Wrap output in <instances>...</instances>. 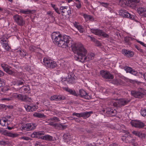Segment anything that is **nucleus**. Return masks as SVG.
I'll return each mask as SVG.
<instances>
[{"label":"nucleus","instance_id":"1","mask_svg":"<svg viewBox=\"0 0 146 146\" xmlns=\"http://www.w3.org/2000/svg\"><path fill=\"white\" fill-rule=\"evenodd\" d=\"M52 38L54 43L58 46L66 48L71 46L73 52L78 55L75 57L76 60L82 62H84L93 59L95 54L93 53L89 54L86 56L87 50L81 43L74 44L70 45L69 44L70 36L65 35L62 36L59 32H53L52 34Z\"/></svg>","mask_w":146,"mask_h":146},{"label":"nucleus","instance_id":"2","mask_svg":"<svg viewBox=\"0 0 146 146\" xmlns=\"http://www.w3.org/2000/svg\"><path fill=\"white\" fill-rule=\"evenodd\" d=\"M43 64L46 68L51 69H53L57 66L55 62L46 57L44 58L43 59Z\"/></svg>","mask_w":146,"mask_h":146},{"label":"nucleus","instance_id":"3","mask_svg":"<svg viewBox=\"0 0 146 146\" xmlns=\"http://www.w3.org/2000/svg\"><path fill=\"white\" fill-rule=\"evenodd\" d=\"M131 100L129 98H124L119 99L116 102H113V105L114 106H118L120 107L127 104L130 102Z\"/></svg>","mask_w":146,"mask_h":146},{"label":"nucleus","instance_id":"4","mask_svg":"<svg viewBox=\"0 0 146 146\" xmlns=\"http://www.w3.org/2000/svg\"><path fill=\"white\" fill-rule=\"evenodd\" d=\"M91 32L95 35L102 36L104 37L108 38L109 37L108 35L105 33L101 30L99 29H91Z\"/></svg>","mask_w":146,"mask_h":146},{"label":"nucleus","instance_id":"5","mask_svg":"<svg viewBox=\"0 0 146 146\" xmlns=\"http://www.w3.org/2000/svg\"><path fill=\"white\" fill-rule=\"evenodd\" d=\"M60 11H61L62 15L67 14L69 16L71 15V11L69 7L62 6L60 8Z\"/></svg>","mask_w":146,"mask_h":146},{"label":"nucleus","instance_id":"6","mask_svg":"<svg viewBox=\"0 0 146 146\" xmlns=\"http://www.w3.org/2000/svg\"><path fill=\"white\" fill-rule=\"evenodd\" d=\"M131 93L132 95L135 98H141L144 96V94L146 93V92L142 90L141 89V91H131Z\"/></svg>","mask_w":146,"mask_h":146},{"label":"nucleus","instance_id":"7","mask_svg":"<svg viewBox=\"0 0 146 146\" xmlns=\"http://www.w3.org/2000/svg\"><path fill=\"white\" fill-rule=\"evenodd\" d=\"M13 19L20 26H22L25 23V21L23 19V17L20 15H14Z\"/></svg>","mask_w":146,"mask_h":146},{"label":"nucleus","instance_id":"8","mask_svg":"<svg viewBox=\"0 0 146 146\" xmlns=\"http://www.w3.org/2000/svg\"><path fill=\"white\" fill-rule=\"evenodd\" d=\"M60 121V120L59 118L56 117H54L47 120V121L46 122L47 123L46 125H50L54 127L56 123H55L58 122Z\"/></svg>","mask_w":146,"mask_h":146},{"label":"nucleus","instance_id":"9","mask_svg":"<svg viewBox=\"0 0 146 146\" xmlns=\"http://www.w3.org/2000/svg\"><path fill=\"white\" fill-rule=\"evenodd\" d=\"M130 123L132 126L137 128H142L145 125L143 122L138 120H132Z\"/></svg>","mask_w":146,"mask_h":146},{"label":"nucleus","instance_id":"10","mask_svg":"<svg viewBox=\"0 0 146 146\" xmlns=\"http://www.w3.org/2000/svg\"><path fill=\"white\" fill-rule=\"evenodd\" d=\"M36 126V124L33 123H28L23 126L22 129L27 131H29L35 129Z\"/></svg>","mask_w":146,"mask_h":146},{"label":"nucleus","instance_id":"11","mask_svg":"<svg viewBox=\"0 0 146 146\" xmlns=\"http://www.w3.org/2000/svg\"><path fill=\"white\" fill-rule=\"evenodd\" d=\"M100 74L104 78L107 79H112L113 76L109 72L102 70L100 71Z\"/></svg>","mask_w":146,"mask_h":146},{"label":"nucleus","instance_id":"12","mask_svg":"<svg viewBox=\"0 0 146 146\" xmlns=\"http://www.w3.org/2000/svg\"><path fill=\"white\" fill-rule=\"evenodd\" d=\"M122 52L125 56L129 58L132 57L134 55L132 51L125 49L122 50Z\"/></svg>","mask_w":146,"mask_h":146},{"label":"nucleus","instance_id":"13","mask_svg":"<svg viewBox=\"0 0 146 146\" xmlns=\"http://www.w3.org/2000/svg\"><path fill=\"white\" fill-rule=\"evenodd\" d=\"M79 94L80 96L86 99H89L90 97L86 92L83 90H80L79 91Z\"/></svg>","mask_w":146,"mask_h":146},{"label":"nucleus","instance_id":"14","mask_svg":"<svg viewBox=\"0 0 146 146\" xmlns=\"http://www.w3.org/2000/svg\"><path fill=\"white\" fill-rule=\"evenodd\" d=\"M54 127L57 129L64 130L67 127V126L66 125H64L62 123H56Z\"/></svg>","mask_w":146,"mask_h":146},{"label":"nucleus","instance_id":"15","mask_svg":"<svg viewBox=\"0 0 146 146\" xmlns=\"http://www.w3.org/2000/svg\"><path fill=\"white\" fill-rule=\"evenodd\" d=\"M63 138L65 142L69 143L70 140H72V136L69 133H67L63 135Z\"/></svg>","mask_w":146,"mask_h":146},{"label":"nucleus","instance_id":"16","mask_svg":"<svg viewBox=\"0 0 146 146\" xmlns=\"http://www.w3.org/2000/svg\"><path fill=\"white\" fill-rule=\"evenodd\" d=\"M74 25L80 33H82L84 31V30L83 27L79 25V24L77 23L76 22H75L74 23Z\"/></svg>","mask_w":146,"mask_h":146},{"label":"nucleus","instance_id":"17","mask_svg":"<svg viewBox=\"0 0 146 146\" xmlns=\"http://www.w3.org/2000/svg\"><path fill=\"white\" fill-rule=\"evenodd\" d=\"M2 134L4 135H6L8 136L12 137H16L17 136V135L15 133H10L8 132L7 131H3L1 132Z\"/></svg>","mask_w":146,"mask_h":146},{"label":"nucleus","instance_id":"18","mask_svg":"<svg viewBox=\"0 0 146 146\" xmlns=\"http://www.w3.org/2000/svg\"><path fill=\"white\" fill-rule=\"evenodd\" d=\"M106 113L108 114H110L112 116H114L117 113L116 111L113 110L110 108H107L106 109Z\"/></svg>","mask_w":146,"mask_h":146},{"label":"nucleus","instance_id":"19","mask_svg":"<svg viewBox=\"0 0 146 146\" xmlns=\"http://www.w3.org/2000/svg\"><path fill=\"white\" fill-rule=\"evenodd\" d=\"M23 102H33L32 99L31 98L27 96L26 95H23L22 100Z\"/></svg>","mask_w":146,"mask_h":146},{"label":"nucleus","instance_id":"20","mask_svg":"<svg viewBox=\"0 0 146 146\" xmlns=\"http://www.w3.org/2000/svg\"><path fill=\"white\" fill-rule=\"evenodd\" d=\"M50 100L51 101L60 100L63 99L61 96H53L50 98Z\"/></svg>","mask_w":146,"mask_h":146},{"label":"nucleus","instance_id":"21","mask_svg":"<svg viewBox=\"0 0 146 146\" xmlns=\"http://www.w3.org/2000/svg\"><path fill=\"white\" fill-rule=\"evenodd\" d=\"M12 96L15 98L22 100L23 95L16 93H13Z\"/></svg>","mask_w":146,"mask_h":146},{"label":"nucleus","instance_id":"22","mask_svg":"<svg viewBox=\"0 0 146 146\" xmlns=\"http://www.w3.org/2000/svg\"><path fill=\"white\" fill-rule=\"evenodd\" d=\"M64 90H66V91L69 92L70 94L74 95V96H76L77 94L74 90H73L69 88L68 87H63Z\"/></svg>","mask_w":146,"mask_h":146},{"label":"nucleus","instance_id":"23","mask_svg":"<svg viewBox=\"0 0 146 146\" xmlns=\"http://www.w3.org/2000/svg\"><path fill=\"white\" fill-rule=\"evenodd\" d=\"M146 10V9L145 8L142 7H139L137 9V13L140 15L142 16V15L143 14L145 11Z\"/></svg>","mask_w":146,"mask_h":146},{"label":"nucleus","instance_id":"24","mask_svg":"<svg viewBox=\"0 0 146 146\" xmlns=\"http://www.w3.org/2000/svg\"><path fill=\"white\" fill-rule=\"evenodd\" d=\"M92 113V111L81 113L82 115V117L84 118H88L90 116V114Z\"/></svg>","mask_w":146,"mask_h":146},{"label":"nucleus","instance_id":"25","mask_svg":"<svg viewBox=\"0 0 146 146\" xmlns=\"http://www.w3.org/2000/svg\"><path fill=\"white\" fill-rule=\"evenodd\" d=\"M132 133L134 135L139 137H142L143 135H144L142 133L137 131H132Z\"/></svg>","mask_w":146,"mask_h":146},{"label":"nucleus","instance_id":"26","mask_svg":"<svg viewBox=\"0 0 146 146\" xmlns=\"http://www.w3.org/2000/svg\"><path fill=\"white\" fill-rule=\"evenodd\" d=\"M52 137L50 135H46L42 137V139L48 141L53 140Z\"/></svg>","mask_w":146,"mask_h":146},{"label":"nucleus","instance_id":"27","mask_svg":"<svg viewBox=\"0 0 146 146\" xmlns=\"http://www.w3.org/2000/svg\"><path fill=\"white\" fill-rule=\"evenodd\" d=\"M83 16L86 20H90L91 21H93L94 20V18L91 16L88 15L86 14H84Z\"/></svg>","mask_w":146,"mask_h":146},{"label":"nucleus","instance_id":"28","mask_svg":"<svg viewBox=\"0 0 146 146\" xmlns=\"http://www.w3.org/2000/svg\"><path fill=\"white\" fill-rule=\"evenodd\" d=\"M7 120L6 118L3 117L0 119V124L2 126H6Z\"/></svg>","mask_w":146,"mask_h":146},{"label":"nucleus","instance_id":"29","mask_svg":"<svg viewBox=\"0 0 146 146\" xmlns=\"http://www.w3.org/2000/svg\"><path fill=\"white\" fill-rule=\"evenodd\" d=\"M123 16L131 19H133L134 18V16L133 15L128 12H125L123 14Z\"/></svg>","mask_w":146,"mask_h":146},{"label":"nucleus","instance_id":"30","mask_svg":"<svg viewBox=\"0 0 146 146\" xmlns=\"http://www.w3.org/2000/svg\"><path fill=\"white\" fill-rule=\"evenodd\" d=\"M18 53L20 54L21 57H24L27 54V53L23 50H19Z\"/></svg>","mask_w":146,"mask_h":146},{"label":"nucleus","instance_id":"31","mask_svg":"<svg viewBox=\"0 0 146 146\" xmlns=\"http://www.w3.org/2000/svg\"><path fill=\"white\" fill-rule=\"evenodd\" d=\"M20 12L25 14H29L31 13V11L29 9L21 10Z\"/></svg>","mask_w":146,"mask_h":146},{"label":"nucleus","instance_id":"32","mask_svg":"<svg viewBox=\"0 0 146 146\" xmlns=\"http://www.w3.org/2000/svg\"><path fill=\"white\" fill-rule=\"evenodd\" d=\"M76 2L75 3L76 7L78 9H80L81 7V5L80 1L79 0H75Z\"/></svg>","mask_w":146,"mask_h":146},{"label":"nucleus","instance_id":"33","mask_svg":"<svg viewBox=\"0 0 146 146\" xmlns=\"http://www.w3.org/2000/svg\"><path fill=\"white\" fill-rule=\"evenodd\" d=\"M33 115L35 117H37L39 118H42L44 116L43 114L35 113L33 114Z\"/></svg>","mask_w":146,"mask_h":146},{"label":"nucleus","instance_id":"34","mask_svg":"<svg viewBox=\"0 0 146 146\" xmlns=\"http://www.w3.org/2000/svg\"><path fill=\"white\" fill-rule=\"evenodd\" d=\"M36 132L38 138L42 139V137L43 136L42 135L44 134V132L42 131H40Z\"/></svg>","mask_w":146,"mask_h":146},{"label":"nucleus","instance_id":"35","mask_svg":"<svg viewBox=\"0 0 146 146\" xmlns=\"http://www.w3.org/2000/svg\"><path fill=\"white\" fill-rule=\"evenodd\" d=\"M52 7L54 9L55 11L58 14H60V12L59 10V9L56 7V5L54 4H51Z\"/></svg>","mask_w":146,"mask_h":146},{"label":"nucleus","instance_id":"36","mask_svg":"<svg viewBox=\"0 0 146 146\" xmlns=\"http://www.w3.org/2000/svg\"><path fill=\"white\" fill-rule=\"evenodd\" d=\"M7 38H4L3 37H1L0 38V42L3 44L4 43H7Z\"/></svg>","mask_w":146,"mask_h":146},{"label":"nucleus","instance_id":"37","mask_svg":"<svg viewBox=\"0 0 146 146\" xmlns=\"http://www.w3.org/2000/svg\"><path fill=\"white\" fill-rule=\"evenodd\" d=\"M1 66L4 71H5V70H7L9 66L7 65L4 63L1 64Z\"/></svg>","mask_w":146,"mask_h":146},{"label":"nucleus","instance_id":"38","mask_svg":"<svg viewBox=\"0 0 146 146\" xmlns=\"http://www.w3.org/2000/svg\"><path fill=\"white\" fill-rule=\"evenodd\" d=\"M141 114L143 116H146V109L142 108L141 110Z\"/></svg>","mask_w":146,"mask_h":146},{"label":"nucleus","instance_id":"39","mask_svg":"<svg viewBox=\"0 0 146 146\" xmlns=\"http://www.w3.org/2000/svg\"><path fill=\"white\" fill-rule=\"evenodd\" d=\"M7 43H4L3 44V47L5 50H9L10 48L7 44Z\"/></svg>","mask_w":146,"mask_h":146},{"label":"nucleus","instance_id":"40","mask_svg":"<svg viewBox=\"0 0 146 146\" xmlns=\"http://www.w3.org/2000/svg\"><path fill=\"white\" fill-rule=\"evenodd\" d=\"M124 70L127 72H129L131 73L132 70V68L126 66L124 67Z\"/></svg>","mask_w":146,"mask_h":146},{"label":"nucleus","instance_id":"41","mask_svg":"<svg viewBox=\"0 0 146 146\" xmlns=\"http://www.w3.org/2000/svg\"><path fill=\"white\" fill-rule=\"evenodd\" d=\"M22 89L24 90L25 92H27L30 90L29 87L28 86H23L22 87Z\"/></svg>","mask_w":146,"mask_h":146},{"label":"nucleus","instance_id":"42","mask_svg":"<svg viewBox=\"0 0 146 146\" xmlns=\"http://www.w3.org/2000/svg\"><path fill=\"white\" fill-rule=\"evenodd\" d=\"M24 82V80H18L17 81V82L16 83V85H20L23 84V83Z\"/></svg>","mask_w":146,"mask_h":146},{"label":"nucleus","instance_id":"43","mask_svg":"<svg viewBox=\"0 0 146 146\" xmlns=\"http://www.w3.org/2000/svg\"><path fill=\"white\" fill-rule=\"evenodd\" d=\"M131 40V38L129 37H125L124 40L128 44H129L130 41Z\"/></svg>","mask_w":146,"mask_h":146},{"label":"nucleus","instance_id":"44","mask_svg":"<svg viewBox=\"0 0 146 146\" xmlns=\"http://www.w3.org/2000/svg\"><path fill=\"white\" fill-rule=\"evenodd\" d=\"M25 107L27 111L31 112V106L28 105H25Z\"/></svg>","mask_w":146,"mask_h":146},{"label":"nucleus","instance_id":"45","mask_svg":"<svg viewBox=\"0 0 146 146\" xmlns=\"http://www.w3.org/2000/svg\"><path fill=\"white\" fill-rule=\"evenodd\" d=\"M100 3L102 5V6L108 8H109V6L110 5V4L109 3L103 2H100Z\"/></svg>","mask_w":146,"mask_h":146},{"label":"nucleus","instance_id":"46","mask_svg":"<svg viewBox=\"0 0 146 146\" xmlns=\"http://www.w3.org/2000/svg\"><path fill=\"white\" fill-rule=\"evenodd\" d=\"M11 68L9 66V68L7 69V70H5V71L9 74H11L13 73V71L10 69Z\"/></svg>","mask_w":146,"mask_h":146},{"label":"nucleus","instance_id":"47","mask_svg":"<svg viewBox=\"0 0 146 146\" xmlns=\"http://www.w3.org/2000/svg\"><path fill=\"white\" fill-rule=\"evenodd\" d=\"M72 115H75L78 117H82V116L81 113H78L74 112L72 114Z\"/></svg>","mask_w":146,"mask_h":146},{"label":"nucleus","instance_id":"48","mask_svg":"<svg viewBox=\"0 0 146 146\" xmlns=\"http://www.w3.org/2000/svg\"><path fill=\"white\" fill-rule=\"evenodd\" d=\"M121 82V80H115L113 81V83L117 85H118L120 84V82Z\"/></svg>","mask_w":146,"mask_h":146},{"label":"nucleus","instance_id":"49","mask_svg":"<svg viewBox=\"0 0 146 146\" xmlns=\"http://www.w3.org/2000/svg\"><path fill=\"white\" fill-rule=\"evenodd\" d=\"M38 108V106H31V112L36 110Z\"/></svg>","mask_w":146,"mask_h":146},{"label":"nucleus","instance_id":"50","mask_svg":"<svg viewBox=\"0 0 146 146\" xmlns=\"http://www.w3.org/2000/svg\"><path fill=\"white\" fill-rule=\"evenodd\" d=\"M31 137L33 138H38V136L37 135V132H34L31 135Z\"/></svg>","mask_w":146,"mask_h":146},{"label":"nucleus","instance_id":"51","mask_svg":"<svg viewBox=\"0 0 146 146\" xmlns=\"http://www.w3.org/2000/svg\"><path fill=\"white\" fill-rule=\"evenodd\" d=\"M129 1V3H130L134 2L135 3H139V0H128Z\"/></svg>","mask_w":146,"mask_h":146},{"label":"nucleus","instance_id":"52","mask_svg":"<svg viewBox=\"0 0 146 146\" xmlns=\"http://www.w3.org/2000/svg\"><path fill=\"white\" fill-rule=\"evenodd\" d=\"M20 139H23L25 140H28L30 139V138L27 137L23 136L21 137Z\"/></svg>","mask_w":146,"mask_h":146},{"label":"nucleus","instance_id":"53","mask_svg":"<svg viewBox=\"0 0 146 146\" xmlns=\"http://www.w3.org/2000/svg\"><path fill=\"white\" fill-rule=\"evenodd\" d=\"M29 49L31 51H34L35 49V47L33 45L30 46L29 47Z\"/></svg>","mask_w":146,"mask_h":146},{"label":"nucleus","instance_id":"54","mask_svg":"<svg viewBox=\"0 0 146 146\" xmlns=\"http://www.w3.org/2000/svg\"><path fill=\"white\" fill-rule=\"evenodd\" d=\"M131 73L135 76H137V71H135L134 70H132Z\"/></svg>","mask_w":146,"mask_h":146},{"label":"nucleus","instance_id":"55","mask_svg":"<svg viewBox=\"0 0 146 146\" xmlns=\"http://www.w3.org/2000/svg\"><path fill=\"white\" fill-rule=\"evenodd\" d=\"M12 99L11 97L8 98H4L2 99L3 100H5L6 101H9L11 100Z\"/></svg>","mask_w":146,"mask_h":146},{"label":"nucleus","instance_id":"56","mask_svg":"<svg viewBox=\"0 0 146 146\" xmlns=\"http://www.w3.org/2000/svg\"><path fill=\"white\" fill-rule=\"evenodd\" d=\"M137 42L143 46L146 47V44L143 42L140 41H137Z\"/></svg>","mask_w":146,"mask_h":146},{"label":"nucleus","instance_id":"57","mask_svg":"<svg viewBox=\"0 0 146 146\" xmlns=\"http://www.w3.org/2000/svg\"><path fill=\"white\" fill-rule=\"evenodd\" d=\"M4 84V82L0 79V88L3 86Z\"/></svg>","mask_w":146,"mask_h":146},{"label":"nucleus","instance_id":"58","mask_svg":"<svg viewBox=\"0 0 146 146\" xmlns=\"http://www.w3.org/2000/svg\"><path fill=\"white\" fill-rule=\"evenodd\" d=\"M69 80L68 81V82H69V83L70 82H72V81L74 80L75 79V78L74 77L73 78H71L70 77H69Z\"/></svg>","mask_w":146,"mask_h":146},{"label":"nucleus","instance_id":"59","mask_svg":"<svg viewBox=\"0 0 146 146\" xmlns=\"http://www.w3.org/2000/svg\"><path fill=\"white\" fill-rule=\"evenodd\" d=\"M6 144V143L5 141H4L2 140H0V145H5Z\"/></svg>","mask_w":146,"mask_h":146},{"label":"nucleus","instance_id":"60","mask_svg":"<svg viewBox=\"0 0 146 146\" xmlns=\"http://www.w3.org/2000/svg\"><path fill=\"white\" fill-rule=\"evenodd\" d=\"M41 143L40 142H39L38 141H36L35 146H41Z\"/></svg>","mask_w":146,"mask_h":146},{"label":"nucleus","instance_id":"61","mask_svg":"<svg viewBox=\"0 0 146 146\" xmlns=\"http://www.w3.org/2000/svg\"><path fill=\"white\" fill-rule=\"evenodd\" d=\"M73 119H74L76 121L79 122L80 121V120L78 118L75 117H72Z\"/></svg>","mask_w":146,"mask_h":146},{"label":"nucleus","instance_id":"62","mask_svg":"<svg viewBox=\"0 0 146 146\" xmlns=\"http://www.w3.org/2000/svg\"><path fill=\"white\" fill-rule=\"evenodd\" d=\"M25 69L28 71H30L31 70L30 67L29 66H26L25 67Z\"/></svg>","mask_w":146,"mask_h":146},{"label":"nucleus","instance_id":"63","mask_svg":"<svg viewBox=\"0 0 146 146\" xmlns=\"http://www.w3.org/2000/svg\"><path fill=\"white\" fill-rule=\"evenodd\" d=\"M110 146H119V145L116 143H113L111 144Z\"/></svg>","mask_w":146,"mask_h":146},{"label":"nucleus","instance_id":"64","mask_svg":"<svg viewBox=\"0 0 146 146\" xmlns=\"http://www.w3.org/2000/svg\"><path fill=\"white\" fill-rule=\"evenodd\" d=\"M142 16L146 17V10L145 11V12H144V13L142 15Z\"/></svg>","mask_w":146,"mask_h":146}]
</instances>
